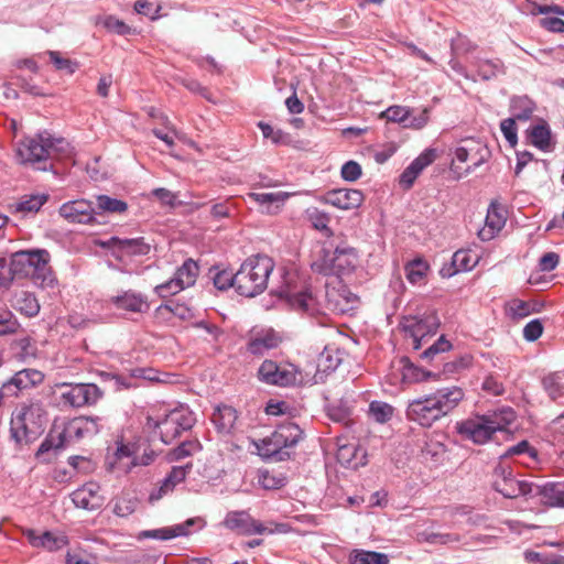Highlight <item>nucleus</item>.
<instances>
[{
	"instance_id": "20",
	"label": "nucleus",
	"mask_w": 564,
	"mask_h": 564,
	"mask_svg": "<svg viewBox=\"0 0 564 564\" xmlns=\"http://www.w3.org/2000/svg\"><path fill=\"white\" fill-rule=\"evenodd\" d=\"M325 202L340 209L358 208L364 202V194L355 188H337L325 194Z\"/></svg>"
},
{
	"instance_id": "60",
	"label": "nucleus",
	"mask_w": 564,
	"mask_h": 564,
	"mask_svg": "<svg viewBox=\"0 0 564 564\" xmlns=\"http://www.w3.org/2000/svg\"><path fill=\"white\" fill-rule=\"evenodd\" d=\"M341 177L348 182H355L361 176V166L356 161H348L341 166Z\"/></svg>"
},
{
	"instance_id": "11",
	"label": "nucleus",
	"mask_w": 564,
	"mask_h": 564,
	"mask_svg": "<svg viewBox=\"0 0 564 564\" xmlns=\"http://www.w3.org/2000/svg\"><path fill=\"white\" fill-rule=\"evenodd\" d=\"M82 422L83 420L76 417L68 422L63 431L57 433V435L51 433L48 437L40 445L37 454H42L51 449H64L69 444L87 437L86 434H84Z\"/></svg>"
},
{
	"instance_id": "29",
	"label": "nucleus",
	"mask_w": 564,
	"mask_h": 564,
	"mask_svg": "<svg viewBox=\"0 0 564 564\" xmlns=\"http://www.w3.org/2000/svg\"><path fill=\"white\" fill-rule=\"evenodd\" d=\"M281 339L274 332H267L263 335L251 338L247 349L252 355H263L265 351L278 347Z\"/></svg>"
},
{
	"instance_id": "6",
	"label": "nucleus",
	"mask_w": 564,
	"mask_h": 564,
	"mask_svg": "<svg viewBox=\"0 0 564 564\" xmlns=\"http://www.w3.org/2000/svg\"><path fill=\"white\" fill-rule=\"evenodd\" d=\"M514 420V412L507 409L501 413L477 416L457 425V432L475 444H485L497 431H502Z\"/></svg>"
},
{
	"instance_id": "44",
	"label": "nucleus",
	"mask_w": 564,
	"mask_h": 564,
	"mask_svg": "<svg viewBox=\"0 0 564 564\" xmlns=\"http://www.w3.org/2000/svg\"><path fill=\"white\" fill-rule=\"evenodd\" d=\"M258 127L261 130L263 138L270 139L274 144H288L290 142V135L281 129L275 130L272 126L263 121H259Z\"/></svg>"
},
{
	"instance_id": "59",
	"label": "nucleus",
	"mask_w": 564,
	"mask_h": 564,
	"mask_svg": "<svg viewBox=\"0 0 564 564\" xmlns=\"http://www.w3.org/2000/svg\"><path fill=\"white\" fill-rule=\"evenodd\" d=\"M79 420H83L82 425L87 437L97 435L102 427V419L99 416H79Z\"/></svg>"
},
{
	"instance_id": "38",
	"label": "nucleus",
	"mask_w": 564,
	"mask_h": 564,
	"mask_svg": "<svg viewBox=\"0 0 564 564\" xmlns=\"http://www.w3.org/2000/svg\"><path fill=\"white\" fill-rule=\"evenodd\" d=\"M400 362L402 365V377L406 381H424L432 376L430 371L416 367L408 357H402Z\"/></svg>"
},
{
	"instance_id": "33",
	"label": "nucleus",
	"mask_w": 564,
	"mask_h": 564,
	"mask_svg": "<svg viewBox=\"0 0 564 564\" xmlns=\"http://www.w3.org/2000/svg\"><path fill=\"white\" fill-rule=\"evenodd\" d=\"M14 307L26 316H35L40 312V304L34 294L21 291L14 296Z\"/></svg>"
},
{
	"instance_id": "17",
	"label": "nucleus",
	"mask_w": 564,
	"mask_h": 564,
	"mask_svg": "<svg viewBox=\"0 0 564 564\" xmlns=\"http://www.w3.org/2000/svg\"><path fill=\"white\" fill-rule=\"evenodd\" d=\"M59 215L72 224H91L95 220V209L91 202L77 199L64 203Z\"/></svg>"
},
{
	"instance_id": "26",
	"label": "nucleus",
	"mask_w": 564,
	"mask_h": 564,
	"mask_svg": "<svg viewBox=\"0 0 564 564\" xmlns=\"http://www.w3.org/2000/svg\"><path fill=\"white\" fill-rule=\"evenodd\" d=\"M111 303L118 308L132 313H145L150 305L147 296L133 291H126L120 295L112 296Z\"/></svg>"
},
{
	"instance_id": "28",
	"label": "nucleus",
	"mask_w": 564,
	"mask_h": 564,
	"mask_svg": "<svg viewBox=\"0 0 564 564\" xmlns=\"http://www.w3.org/2000/svg\"><path fill=\"white\" fill-rule=\"evenodd\" d=\"M237 411L230 405H219L212 415V422L219 433L228 434L237 421Z\"/></svg>"
},
{
	"instance_id": "63",
	"label": "nucleus",
	"mask_w": 564,
	"mask_h": 564,
	"mask_svg": "<svg viewBox=\"0 0 564 564\" xmlns=\"http://www.w3.org/2000/svg\"><path fill=\"white\" fill-rule=\"evenodd\" d=\"M197 447L198 443L196 442H183L172 452V458L180 460L191 456L197 449Z\"/></svg>"
},
{
	"instance_id": "36",
	"label": "nucleus",
	"mask_w": 564,
	"mask_h": 564,
	"mask_svg": "<svg viewBox=\"0 0 564 564\" xmlns=\"http://www.w3.org/2000/svg\"><path fill=\"white\" fill-rule=\"evenodd\" d=\"M311 268L314 272L322 275H335L333 265V251L325 248L321 249Z\"/></svg>"
},
{
	"instance_id": "22",
	"label": "nucleus",
	"mask_w": 564,
	"mask_h": 564,
	"mask_svg": "<svg viewBox=\"0 0 564 564\" xmlns=\"http://www.w3.org/2000/svg\"><path fill=\"white\" fill-rule=\"evenodd\" d=\"M435 151L432 149L425 150L421 153L411 164L401 173L399 177L400 185L409 189L414 184V181L420 173L435 160Z\"/></svg>"
},
{
	"instance_id": "23",
	"label": "nucleus",
	"mask_w": 564,
	"mask_h": 564,
	"mask_svg": "<svg viewBox=\"0 0 564 564\" xmlns=\"http://www.w3.org/2000/svg\"><path fill=\"white\" fill-rule=\"evenodd\" d=\"M195 521V519H188L183 523H178L172 527H165L154 530H143L138 534L137 539L140 541L145 539L167 541L178 536H186L189 534V528L194 525Z\"/></svg>"
},
{
	"instance_id": "52",
	"label": "nucleus",
	"mask_w": 564,
	"mask_h": 564,
	"mask_svg": "<svg viewBox=\"0 0 564 564\" xmlns=\"http://www.w3.org/2000/svg\"><path fill=\"white\" fill-rule=\"evenodd\" d=\"M509 315L513 319H520L529 316L533 308H531V304L529 302L522 300H513L509 304Z\"/></svg>"
},
{
	"instance_id": "55",
	"label": "nucleus",
	"mask_w": 564,
	"mask_h": 564,
	"mask_svg": "<svg viewBox=\"0 0 564 564\" xmlns=\"http://www.w3.org/2000/svg\"><path fill=\"white\" fill-rule=\"evenodd\" d=\"M475 48L476 44H474L467 36L462 34H458L451 41V50L454 55L467 54L473 52Z\"/></svg>"
},
{
	"instance_id": "27",
	"label": "nucleus",
	"mask_w": 564,
	"mask_h": 564,
	"mask_svg": "<svg viewBox=\"0 0 564 564\" xmlns=\"http://www.w3.org/2000/svg\"><path fill=\"white\" fill-rule=\"evenodd\" d=\"M532 495L541 497V501L545 506L564 508V482L534 485Z\"/></svg>"
},
{
	"instance_id": "57",
	"label": "nucleus",
	"mask_w": 564,
	"mask_h": 564,
	"mask_svg": "<svg viewBox=\"0 0 564 564\" xmlns=\"http://www.w3.org/2000/svg\"><path fill=\"white\" fill-rule=\"evenodd\" d=\"M524 453H528L530 454V456L534 457L536 455V452L535 449H533L529 442L523 440L521 442H519L518 444L516 445H512L510 446L501 456H500V462H506L507 458L511 457V456H514V455H520V454H524Z\"/></svg>"
},
{
	"instance_id": "56",
	"label": "nucleus",
	"mask_w": 564,
	"mask_h": 564,
	"mask_svg": "<svg viewBox=\"0 0 564 564\" xmlns=\"http://www.w3.org/2000/svg\"><path fill=\"white\" fill-rule=\"evenodd\" d=\"M500 130L511 147L518 143L517 124L514 118H507L500 122Z\"/></svg>"
},
{
	"instance_id": "16",
	"label": "nucleus",
	"mask_w": 564,
	"mask_h": 564,
	"mask_svg": "<svg viewBox=\"0 0 564 564\" xmlns=\"http://www.w3.org/2000/svg\"><path fill=\"white\" fill-rule=\"evenodd\" d=\"M403 330L412 338V347L417 350L421 348V340L435 332L437 327L435 316H408L402 322Z\"/></svg>"
},
{
	"instance_id": "61",
	"label": "nucleus",
	"mask_w": 564,
	"mask_h": 564,
	"mask_svg": "<svg viewBox=\"0 0 564 564\" xmlns=\"http://www.w3.org/2000/svg\"><path fill=\"white\" fill-rule=\"evenodd\" d=\"M543 333V324L541 319L530 321L523 328V337L528 341H535Z\"/></svg>"
},
{
	"instance_id": "30",
	"label": "nucleus",
	"mask_w": 564,
	"mask_h": 564,
	"mask_svg": "<svg viewBox=\"0 0 564 564\" xmlns=\"http://www.w3.org/2000/svg\"><path fill=\"white\" fill-rule=\"evenodd\" d=\"M542 387L552 401L564 398V369L544 376Z\"/></svg>"
},
{
	"instance_id": "42",
	"label": "nucleus",
	"mask_w": 564,
	"mask_h": 564,
	"mask_svg": "<svg viewBox=\"0 0 564 564\" xmlns=\"http://www.w3.org/2000/svg\"><path fill=\"white\" fill-rule=\"evenodd\" d=\"M47 54L55 68L67 75H73L79 67V64L76 61L62 57L56 51H48Z\"/></svg>"
},
{
	"instance_id": "41",
	"label": "nucleus",
	"mask_w": 564,
	"mask_h": 564,
	"mask_svg": "<svg viewBox=\"0 0 564 564\" xmlns=\"http://www.w3.org/2000/svg\"><path fill=\"white\" fill-rule=\"evenodd\" d=\"M369 414L378 423H387L393 415V406L382 401H372L369 404Z\"/></svg>"
},
{
	"instance_id": "18",
	"label": "nucleus",
	"mask_w": 564,
	"mask_h": 564,
	"mask_svg": "<svg viewBox=\"0 0 564 564\" xmlns=\"http://www.w3.org/2000/svg\"><path fill=\"white\" fill-rule=\"evenodd\" d=\"M23 535L33 547L45 549L50 552L58 551L68 543L66 535L56 534L51 531L37 533L34 529H25L23 530Z\"/></svg>"
},
{
	"instance_id": "37",
	"label": "nucleus",
	"mask_w": 564,
	"mask_h": 564,
	"mask_svg": "<svg viewBox=\"0 0 564 564\" xmlns=\"http://www.w3.org/2000/svg\"><path fill=\"white\" fill-rule=\"evenodd\" d=\"M214 286L219 291H226L230 288L236 289V273L234 274L229 270H219L218 267H214L209 270Z\"/></svg>"
},
{
	"instance_id": "5",
	"label": "nucleus",
	"mask_w": 564,
	"mask_h": 564,
	"mask_svg": "<svg viewBox=\"0 0 564 564\" xmlns=\"http://www.w3.org/2000/svg\"><path fill=\"white\" fill-rule=\"evenodd\" d=\"M274 269V262L268 256L258 254L242 262L236 272V291L246 297L261 294L268 286V280Z\"/></svg>"
},
{
	"instance_id": "54",
	"label": "nucleus",
	"mask_w": 564,
	"mask_h": 564,
	"mask_svg": "<svg viewBox=\"0 0 564 564\" xmlns=\"http://www.w3.org/2000/svg\"><path fill=\"white\" fill-rule=\"evenodd\" d=\"M381 117L386 118L391 122H403L406 123L410 117V110L402 106L389 107L381 113Z\"/></svg>"
},
{
	"instance_id": "35",
	"label": "nucleus",
	"mask_w": 564,
	"mask_h": 564,
	"mask_svg": "<svg viewBox=\"0 0 564 564\" xmlns=\"http://www.w3.org/2000/svg\"><path fill=\"white\" fill-rule=\"evenodd\" d=\"M198 273V264L193 259H187L176 270L174 275L178 279V282L183 283L185 288H189L194 285Z\"/></svg>"
},
{
	"instance_id": "1",
	"label": "nucleus",
	"mask_w": 564,
	"mask_h": 564,
	"mask_svg": "<svg viewBox=\"0 0 564 564\" xmlns=\"http://www.w3.org/2000/svg\"><path fill=\"white\" fill-rule=\"evenodd\" d=\"M464 391L452 386L409 401L405 416L409 421L423 427H431L434 422L446 416L464 399Z\"/></svg>"
},
{
	"instance_id": "62",
	"label": "nucleus",
	"mask_w": 564,
	"mask_h": 564,
	"mask_svg": "<svg viewBox=\"0 0 564 564\" xmlns=\"http://www.w3.org/2000/svg\"><path fill=\"white\" fill-rule=\"evenodd\" d=\"M481 388L484 391L492 394V395H501L505 392V387L501 381H499L495 376L489 375L485 378Z\"/></svg>"
},
{
	"instance_id": "46",
	"label": "nucleus",
	"mask_w": 564,
	"mask_h": 564,
	"mask_svg": "<svg viewBox=\"0 0 564 564\" xmlns=\"http://www.w3.org/2000/svg\"><path fill=\"white\" fill-rule=\"evenodd\" d=\"M359 448L355 444H338L337 460L345 466L357 467L358 463H355V457Z\"/></svg>"
},
{
	"instance_id": "21",
	"label": "nucleus",
	"mask_w": 564,
	"mask_h": 564,
	"mask_svg": "<svg viewBox=\"0 0 564 564\" xmlns=\"http://www.w3.org/2000/svg\"><path fill=\"white\" fill-rule=\"evenodd\" d=\"M285 299L294 311L305 313L311 316L321 313V306L317 299L313 295L310 288H305L299 292H288Z\"/></svg>"
},
{
	"instance_id": "53",
	"label": "nucleus",
	"mask_w": 564,
	"mask_h": 564,
	"mask_svg": "<svg viewBox=\"0 0 564 564\" xmlns=\"http://www.w3.org/2000/svg\"><path fill=\"white\" fill-rule=\"evenodd\" d=\"M13 281L11 258L0 256V289L8 290Z\"/></svg>"
},
{
	"instance_id": "9",
	"label": "nucleus",
	"mask_w": 564,
	"mask_h": 564,
	"mask_svg": "<svg viewBox=\"0 0 564 564\" xmlns=\"http://www.w3.org/2000/svg\"><path fill=\"white\" fill-rule=\"evenodd\" d=\"M492 486L503 497L514 499L520 496L532 495L534 485L525 480L516 479L513 469L507 462H499L492 473Z\"/></svg>"
},
{
	"instance_id": "47",
	"label": "nucleus",
	"mask_w": 564,
	"mask_h": 564,
	"mask_svg": "<svg viewBox=\"0 0 564 564\" xmlns=\"http://www.w3.org/2000/svg\"><path fill=\"white\" fill-rule=\"evenodd\" d=\"M475 263L476 262L471 260L470 253L466 250H458L452 257L454 272L471 270Z\"/></svg>"
},
{
	"instance_id": "51",
	"label": "nucleus",
	"mask_w": 564,
	"mask_h": 564,
	"mask_svg": "<svg viewBox=\"0 0 564 564\" xmlns=\"http://www.w3.org/2000/svg\"><path fill=\"white\" fill-rule=\"evenodd\" d=\"M18 327V321L10 311L0 312V336L14 334Z\"/></svg>"
},
{
	"instance_id": "45",
	"label": "nucleus",
	"mask_w": 564,
	"mask_h": 564,
	"mask_svg": "<svg viewBox=\"0 0 564 564\" xmlns=\"http://www.w3.org/2000/svg\"><path fill=\"white\" fill-rule=\"evenodd\" d=\"M427 269H429V267L424 261L414 260V261L408 263L405 267L406 279L412 284L420 283L424 279Z\"/></svg>"
},
{
	"instance_id": "13",
	"label": "nucleus",
	"mask_w": 564,
	"mask_h": 564,
	"mask_svg": "<svg viewBox=\"0 0 564 564\" xmlns=\"http://www.w3.org/2000/svg\"><path fill=\"white\" fill-rule=\"evenodd\" d=\"M63 386L68 389L62 393L61 399L64 404L73 408L93 405L102 397V391L94 383H64Z\"/></svg>"
},
{
	"instance_id": "50",
	"label": "nucleus",
	"mask_w": 564,
	"mask_h": 564,
	"mask_svg": "<svg viewBox=\"0 0 564 564\" xmlns=\"http://www.w3.org/2000/svg\"><path fill=\"white\" fill-rule=\"evenodd\" d=\"M101 23L108 31L119 35H127L132 32V29L128 24L113 15H107Z\"/></svg>"
},
{
	"instance_id": "34",
	"label": "nucleus",
	"mask_w": 564,
	"mask_h": 564,
	"mask_svg": "<svg viewBox=\"0 0 564 564\" xmlns=\"http://www.w3.org/2000/svg\"><path fill=\"white\" fill-rule=\"evenodd\" d=\"M477 74L482 80L496 78L499 74L505 73V65L501 59H478L475 63Z\"/></svg>"
},
{
	"instance_id": "64",
	"label": "nucleus",
	"mask_w": 564,
	"mask_h": 564,
	"mask_svg": "<svg viewBox=\"0 0 564 564\" xmlns=\"http://www.w3.org/2000/svg\"><path fill=\"white\" fill-rule=\"evenodd\" d=\"M540 24L547 31L555 33L564 32V20L557 17H545L540 20Z\"/></svg>"
},
{
	"instance_id": "2",
	"label": "nucleus",
	"mask_w": 564,
	"mask_h": 564,
	"mask_svg": "<svg viewBox=\"0 0 564 564\" xmlns=\"http://www.w3.org/2000/svg\"><path fill=\"white\" fill-rule=\"evenodd\" d=\"M69 143L63 138H54L43 131L34 137L25 138L17 144L15 159L21 164L36 165L42 171L47 170L50 160L68 154Z\"/></svg>"
},
{
	"instance_id": "12",
	"label": "nucleus",
	"mask_w": 564,
	"mask_h": 564,
	"mask_svg": "<svg viewBox=\"0 0 564 564\" xmlns=\"http://www.w3.org/2000/svg\"><path fill=\"white\" fill-rule=\"evenodd\" d=\"M258 378L267 384L288 387L296 381V370L292 365H278L268 359L259 367Z\"/></svg>"
},
{
	"instance_id": "15",
	"label": "nucleus",
	"mask_w": 564,
	"mask_h": 564,
	"mask_svg": "<svg viewBox=\"0 0 564 564\" xmlns=\"http://www.w3.org/2000/svg\"><path fill=\"white\" fill-rule=\"evenodd\" d=\"M43 380L44 375L41 371L28 368L15 372L1 387L7 397H17L19 392L34 388L41 384Z\"/></svg>"
},
{
	"instance_id": "7",
	"label": "nucleus",
	"mask_w": 564,
	"mask_h": 564,
	"mask_svg": "<svg viewBox=\"0 0 564 564\" xmlns=\"http://www.w3.org/2000/svg\"><path fill=\"white\" fill-rule=\"evenodd\" d=\"M303 431L293 422H285L275 429L268 437L257 444L259 454L275 462H282L290 457L286 448L294 447L302 438Z\"/></svg>"
},
{
	"instance_id": "40",
	"label": "nucleus",
	"mask_w": 564,
	"mask_h": 564,
	"mask_svg": "<svg viewBox=\"0 0 564 564\" xmlns=\"http://www.w3.org/2000/svg\"><path fill=\"white\" fill-rule=\"evenodd\" d=\"M258 484L267 490L280 489L286 485V478L281 474H273L269 470H260Z\"/></svg>"
},
{
	"instance_id": "8",
	"label": "nucleus",
	"mask_w": 564,
	"mask_h": 564,
	"mask_svg": "<svg viewBox=\"0 0 564 564\" xmlns=\"http://www.w3.org/2000/svg\"><path fill=\"white\" fill-rule=\"evenodd\" d=\"M194 423L195 417L187 408L174 409L162 420L148 417V425L159 430L164 444L172 443L183 431L191 430Z\"/></svg>"
},
{
	"instance_id": "4",
	"label": "nucleus",
	"mask_w": 564,
	"mask_h": 564,
	"mask_svg": "<svg viewBox=\"0 0 564 564\" xmlns=\"http://www.w3.org/2000/svg\"><path fill=\"white\" fill-rule=\"evenodd\" d=\"M46 412L41 402L23 403L11 415L10 434L17 444H29L44 431Z\"/></svg>"
},
{
	"instance_id": "58",
	"label": "nucleus",
	"mask_w": 564,
	"mask_h": 564,
	"mask_svg": "<svg viewBox=\"0 0 564 564\" xmlns=\"http://www.w3.org/2000/svg\"><path fill=\"white\" fill-rule=\"evenodd\" d=\"M133 9L137 13L150 17L151 20H156L160 17L161 6L153 9V3L148 0H138L134 2Z\"/></svg>"
},
{
	"instance_id": "43",
	"label": "nucleus",
	"mask_w": 564,
	"mask_h": 564,
	"mask_svg": "<svg viewBox=\"0 0 564 564\" xmlns=\"http://www.w3.org/2000/svg\"><path fill=\"white\" fill-rule=\"evenodd\" d=\"M249 197L260 205H272L276 204V208L279 205H283L284 202L289 198V194L284 192L276 193H250Z\"/></svg>"
},
{
	"instance_id": "10",
	"label": "nucleus",
	"mask_w": 564,
	"mask_h": 564,
	"mask_svg": "<svg viewBox=\"0 0 564 564\" xmlns=\"http://www.w3.org/2000/svg\"><path fill=\"white\" fill-rule=\"evenodd\" d=\"M100 246L111 251L117 260H124L128 257L147 256L151 251V245L143 237L119 238L111 237L101 241Z\"/></svg>"
},
{
	"instance_id": "31",
	"label": "nucleus",
	"mask_w": 564,
	"mask_h": 564,
	"mask_svg": "<svg viewBox=\"0 0 564 564\" xmlns=\"http://www.w3.org/2000/svg\"><path fill=\"white\" fill-rule=\"evenodd\" d=\"M536 108L535 102L530 99L528 96H516L511 98L510 101V111L512 113L511 118L519 121L529 120L534 110Z\"/></svg>"
},
{
	"instance_id": "24",
	"label": "nucleus",
	"mask_w": 564,
	"mask_h": 564,
	"mask_svg": "<svg viewBox=\"0 0 564 564\" xmlns=\"http://www.w3.org/2000/svg\"><path fill=\"white\" fill-rule=\"evenodd\" d=\"M98 489L99 487L97 484L87 482L72 492V501L77 508L96 510L102 503V499L98 494Z\"/></svg>"
},
{
	"instance_id": "25",
	"label": "nucleus",
	"mask_w": 564,
	"mask_h": 564,
	"mask_svg": "<svg viewBox=\"0 0 564 564\" xmlns=\"http://www.w3.org/2000/svg\"><path fill=\"white\" fill-rule=\"evenodd\" d=\"M358 263V254L352 247H337L333 251L334 272L337 276L350 274Z\"/></svg>"
},
{
	"instance_id": "19",
	"label": "nucleus",
	"mask_w": 564,
	"mask_h": 564,
	"mask_svg": "<svg viewBox=\"0 0 564 564\" xmlns=\"http://www.w3.org/2000/svg\"><path fill=\"white\" fill-rule=\"evenodd\" d=\"M505 224L506 212L498 202L494 200L488 207L485 226L478 231V237L482 241L491 240L503 228Z\"/></svg>"
},
{
	"instance_id": "49",
	"label": "nucleus",
	"mask_w": 564,
	"mask_h": 564,
	"mask_svg": "<svg viewBox=\"0 0 564 564\" xmlns=\"http://www.w3.org/2000/svg\"><path fill=\"white\" fill-rule=\"evenodd\" d=\"M184 289L183 283L178 282V279L174 275L171 280L156 285L155 293L161 297H167L180 293Z\"/></svg>"
},
{
	"instance_id": "48",
	"label": "nucleus",
	"mask_w": 564,
	"mask_h": 564,
	"mask_svg": "<svg viewBox=\"0 0 564 564\" xmlns=\"http://www.w3.org/2000/svg\"><path fill=\"white\" fill-rule=\"evenodd\" d=\"M47 195H32L28 198L22 199L18 206V212L23 213H34L40 210V208L46 203Z\"/></svg>"
},
{
	"instance_id": "14",
	"label": "nucleus",
	"mask_w": 564,
	"mask_h": 564,
	"mask_svg": "<svg viewBox=\"0 0 564 564\" xmlns=\"http://www.w3.org/2000/svg\"><path fill=\"white\" fill-rule=\"evenodd\" d=\"M223 525L226 529L241 535L264 534L267 532H273V530L265 528L263 523L254 520L250 513L245 510L229 511L223 521Z\"/></svg>"
},
{
	"instance_id": "39",
	"label": "nucleus",
	"mask_w": 564,
	"mask_h": 564,
	"mask_svg": "<svg viewBox=\"0 0 564 564\" xmlns=\"http://www.w3.org/2000/svg\"><path fill=\"white\" fill-rule=\"evenodd\" d=\"M97 208L101 212L122 214L127 212L128 204L124 200L112 198L108 195H99L96 197Z\"/></svg>"
},
{
	"instance_id": "32",
	"label": "nucleus",
	"mask_w": 564,
	"mask_h": 564,
	"mask_svg": "<svg viewBox=\"0 0 564 564\" xmlns=\"http://www.w3.org/2000/svg\"><path fill=\"white\" fill-rule=\"evenodd\" d=\"M530 142L541 151H549L551 149V130L545 121L531 127L528 130Z\"/></svg>"
},
{
	"instance_id": "3",
	"label": "nucleus",
	"mask_w": 564,
	"mask_h": 564,
	"mask_svg": "<svg viewBox=\"0 0 564 564\" xmlns=\"http://www.w3.org/2000/svg\"><path fill=\"white\" fill-rule=\"evenodd\" d=\"M13 280L30 279L35 285L46 289L57 283L51 262V254L45 249L20 250L11 256Z\"/></svg>"
}]
</instances>
